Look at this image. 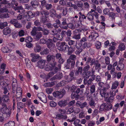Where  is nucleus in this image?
<instances>
[{"label": "nucleus", "instance_id": "1", "mask_svg": "<svg viewBox=\"0 0 126 126\" xmlns=\"http://www.w3.org/2000/svg\"><path fill=\"white\" fill-rule=\"evenodd\" d=\"M56 46L58 47V49L61 51H65L67 49L68 47V46L67 44L64 42H58L56 44Z\"/></svg>", "mask_w": 126, "mask_h": 126}, {"label": "nucleus", "instance_id": "2", "mask_svg": "<svg viewBox=\"0 0 126 126\" xmlns=\"http://www.w3.org/2000/svg\"><path fill=\"white\" fill-rule=\"evenodd\" d=\"M1 106L0 107V110L3 112L7 114V115L9 116L10 112L8 108L4 102H3L1 104Z\"/></svg>", "mask_w": 126, "mask_h": 126}, {"label": "nucleus", "instance_id": "3", "mask_svg": "<svg viewBox=\"0 0 126 126\" xmlns=\"http://www.w3.org/2000/svg\"><path fill=\"white\" fill-rule=\"evenodd\" d=\"M46 44L47 47L50 50H52L55 48V45L51 39H47Z\"/></svg>", "mask_w": 126, "mask_h": 126}, {"label": "nucleus", "instance_id": "4", "mask_svg": "<svg viewBox=\"0 0 126 126\" xmlns=\"http://www.w3.org/2000/svg\"><path fill=\"white\" fill-rule=\"evenodd\" d=\"M66 92L64 89H63L61 91H57L54 92L53 93V96L55 97H59V98H62L65 94Z\"/></svg>", "mask_w": 126, "mask_h": 126}, {"label": "nucleus", "instance_id": "5", "mask_svg": "<svg viewBox=\"0 0 126 126\" xmlns=\"http://www.w3.org/2000/svg\"><path fill=\"white\" fill-rule=\"evenodd\" d=\"M71 65V68L72 69L74 68V65L75 64V61H71L70 60H67V61L65 65V68L66 69H70V65Z\"/></svg>", "mask_w": 126, "mask_h": 126}, {"label": "nucleus", "instance_id": "6", "mask_svg": "<svg viewBox=\"0 0 126 126\" xmlns=\"http://www.w3.org/2000/svg\"><path fill=\"white\" fill-rule=\"evenodd\" d=\"M68 24L67 23L66 19L65 18H63L62 19V23L60 24L59 27L62 29L65 30L67 29V25Z\"/></svg>", "mask_w": 126, "mask_h": 126}, {"label": "nucleus", "instance_id": "7", "mask_svg": "<svg viewBox=\"0 0 126 126\" xmlns=\"http://www.w3.org/2000/svg\"><path fill=\"white\" fill-rule=\"evenodd\" d=\"M107 69L108 70H111L110 72V73L113 76L115 77L117 75V73L115 72V68H114L111 64H108V66Z\"/></svg>", "mask_w": 126, "mask_h": 126}, {"label": "nucleus", "instance_id": "8", "mask_svg": "<svg viewBox=\"0 0 126 126\" xmlns=\"http://www.w3.org/2000/svg\"><path fill=\"white\" fill-rule=\"evenodd\" d=\"M38 97L43 102L46 103L47 102V97L43 93H41L38 94Z\"/></svg>", "mask_w": 126, "mask_h": 126}, {"label": "nucleus", "instance_id": "9", "mask_svg": "<svg viewBox=\"0 0 126 126\" xmlns=\"http://www.w3.org/2000/svg\"><path fill=\"white\" fill-rule=\"evenodd\" d=\"M35 13L34 12H32L31 11H28L27 12V14L28 16H26V15H25L24 16L26 17V19L27 21H29L31 19L30 17H31L32 18L36 16L35 15Z\"/></svg>", "mask_w": 126, "mask_h": 126}, {"label": "nucleus", "instance_id": "10", "mask_svg": "<svg viewBox=\"0 0 126 126\" xmlns=\"http://www.w3.org/2000/svg\"><path fill=\"white\" fill-rule=\"evenodd\" d=\"M42 27L40 26L38 30L40 31H42L43 35H47L49 33V31L48 30L45 28L44 25L42 26Z\"/></svg>", "mask_w": 126, "mask_h": 126}, {"label": "nucleus", "instance_id": "11", "mask_svg": "<svg viewBox=\"0 0 126 126\" xmlns=\"http://www.w3.org/2000/svg\"><path fill=\"white\" fill-rule=\"evenodd\" d=\"M78 45H79V46H78L76 45H75V47L77 49V50L75 51V53L76 54H79L82 52L83 50V49L82 47V44L79 43L78 44Z\"/></svg>", "mask_w": 126, "mask_h": 126}, {"label": "nucleus", "instance_id": "12", "mask_svg": "<svg viewBox=\"0 0 126 126\" xmlns=\"http://www.w3.org/2000/svg\"><path fill=\"white\" fill-rule=\"evenodd\" d=\"M47 61L48 62H50L55 61V55L50 54H48L46 57Z\"/></svg>", "mask_w": 126, "mask_h": 126}, {"label": "nucleus", "instance_id": "13", "mask_svg": "<svg viewBox=\"0 0 126 126\" xmlns=\"http://www.w3.org/2000/svg\"><path fill=\"white\" fill-rule=\"evenodd\" d=\"M31 56L32 58V61L33 62H35L37 61V59L40 57L39 55L33 53H31Z\"/></svg>", "mask_w": 126, "mask_h": 126}, {"label": "nucleus", "instance_id": "14", "mask_svg": "<svg viewBox=\"0 0 126 126\" xmlns=\"http://www.w3.org/2000/svg\"><path fill=\"white\" fill-rule=\"evenodd\" d=\"M46 61L44 60H39L37 62V65L39 68L43 69L45 65Z\"/></svg>", "mask_w": 126, "mask_h": 126}, {"label": "nucleus", "instance_id": "15", "mask_svg": "<svg viewBox=\"0 0 126 126\" xmlns=\"http://www.w3.org/2000/svg\"><path fill=\"white\" fill-rule=\"evenodd\" d=\"M58 104L59 106L61 108L64 107L67 104V101L66 100L60 101L59 102Z\"/></svg>", "mask_w": 126, "mask_h": 126}, {"label": "nucleus", "instance_id": "16", "mask_svg": "<svg viewBox=\"0 0 126 126\" xmlns=\"http://www.w3.org/2000/svg\"><path fill=\"white\" fill-rule=\"evenodd\" d=\"M39 27H40V26H39L37 27H33L31 32V33L32 35L34 36L37 33V31H40L39 30H38V29H39Z\"/></svg>", "mask_w": 126, "mask_h": 126}, {"label": "nucleus", "instance_id": "17", "mask_svg": "<svg viewBox=\"0 0 126 126\" xmlns=\"http://www.w3.org/2000/svg\"><path fill=\"white\" fill-rule=\"evenodd\" d=\"M31 6L34 8L37 7L39 4L38 2L36 0H32L30 3Z\"/></svg>", "mask_w": 126, "mask_h": 126}, {"label": "nucleus", "instance_id": "18", "mask_svg": "<svg viewBox=\"0 0 126 126\" xmlns=\"http://www.w3.org/2000/svg\"><path fill=\"white\" fill-rule=\"evenodd\" d=\"M124 64L121 62L119 61V63L117 66L116 69L119 71L122 70L124 68Z\"/></svg>", "mask_w": 126, "mask_h": 126}, {"label": "nucleus", "instance_id": "19", "mask_svg": "<svg viewBox=\"0 0 126 126\" xmlns=\"http://www.w3.org/2000/svg\"><path fill=\"white\" fill-rule=\"evenodd\" d=\"M11 29L9 27H7L5 28L3 31V34L5 35H7L11 33Z\"/></svg>", "mask_w": 126, "mask_h": 126}, {"label": "nucleus", "instance_id": "20", "mask_svg": "<svg viewBox=\"0 0 126 126\" xmlns=\"http://www.w3.org/2000/svg\"><path fill=\"white\" fill-rule=\"evenodd\" d=\"M2 99L3 102L8 103L10 101L9 96L7 95H4L2 97Z\"/></svg>", "mask_w": 126, "mask_h": 126}, {"label": "nucleus", "instance_id": "21", "mask_svg": "<svg viewBox=\"0 0 126 126\" xmlns=\"http://www.w3.org/2000/svg\"><path fill=\"white\" fill-rule=\"evenodd\" d=\"M79 19L80 23H81L84 19H86V16L82 14L81 12H79Z\"/></svg>", "mask_w": 126, "mask_h": 126}, {"label": "nucleus", "instance_id": "22", "mask_svg": "<svg viewBox=\"0 0 126 126\" xmlns=\"http://www.w3.org/2000/svg\"><path fill=\"white\" fill-rule=\"evenodd\" d=\"M79 94L77 95L75 92H72L71 95V97L72 99L75 98V100H77L79 99Z\"/></svg>", "mask_w": 126, "mask_h": 126}, {"label": "nucleus", "instance_id": "23", "mask_svg": "<svg viewBox=\"0 0 126 126\" xmlns=\"http://www.w3.org/2000/svg\"><path fill=\"white\" fill-rule=\"evenodd\" d=\"M40 22L44 25L47 21V17L42 16H41L40 19Z\"/></svg>", "mask_w": 126, "mask_h": 126}, {"label": "nucleus", "instance_id": "24", "mask_svg": "<svg viewBox=\"0 0 126 126\" xmlns=\"http://www.w3.org/2000/svg\"><path fill=\"white\" fill-rule=\"evenodd\" d=\"M91 72L90 71L84 72L82 73V75L83 77L86 79L89 78Z\"/></svg>", "mask_w": 126, "mask_h": 126}, {"label": "nucleus", "instance_id": "25", "mask_svg": "<svg viewBox=\"0 0 126 126\" xmlns=\"http://www.w3.org/2000/svg\"><path fill=\"white\" fill-rule=\"evenodd\" d=\"M42 34L41 32H37V33L35 35L34 39L37 40H39L42 36Z\"/></svg>", "mask_w": 126, "mask_h": 126}, {"label": "nucleus", "instance_id": "26", "mask_svg": "<svg viewBox=\"0 0 126 126\" xmlns=\"http://www.w3.org/2000/svg\"><path fill=\"white\" fill-rule=\"evenodd\" d=\"M50 16L51 17H55L56 16V10L54 9L50 10Z\"/></svg>", "mask_w": 126, "mask_h": 126}, {"label": "nucleus", "instance_id": "27", "mask_svg": "<svg viewBox=\"0 0 126 126\" xmlns=\"http://www.w3.org/2000/svg\"><path fill=\"white\" fill-rule=\"evenodd\" d=\"M119 85V82L117 81H115L112 84L111 88V89H115L117 88Z\"/></svg>", "mask_w": 126, "mask_h": 126}, {"label": "nucleus", "instance_id": "28", "mask_svg": "<svg viewBox=\"0 0 126 126\" xmlns=\"http://www.w3.org/2000/svg\"><path fill=\"white\" fill-rule=\"evenodd\" d=\"M40 13L43 16V15H44L45 16H47L49 14V13L48 11L43 9L41 10Z\"/></svg>", "mask_w": 126, "mask_h": 126}, {"label": "nucleus", "instance_id": "29", "mask_svg": "<svg viewBox=\"0 0 126 126\" xmlns=\"http://www.w3.org/2000/svg\"><path fill=\"white\" fill-rule=\"evenodd\" d=\"M49 50L47 48H46L40 52V53L41 55H47L49 54Z\"/></svg>", "mask_w": 126, "mask_h": 126}, {"label": "nucleus", "instance_id": "30", "mask_svg": "<svg viewBox=\"0 0 126 126\" xmlns=\"http://www.w3.org/2000/svg\"><path fill=\"white\" fill-rule=\"evenodd\" d=\"M55 83L54 82H51L45 83L43 85L45 87H51L55 85Z\"/></svg>", "mask_w": 126, "mask_h": 126}, {"label": "nucleus", "instance_id": "31", "mask_svg": "<svg viewBox=\"0 0 126 126\" xmlns=\"http://www.w3.org/2000/svg\"><path fill=\"white\" fill-rule=\"evenodd\" d=\"M87 17L88 20L92 21L94 20L93 14H90V13H88L86 16V18Z\"/></svg>", "mask_w": 126, "mask_h": 126}, {"label": "nucleus", "instance_id": "32", "mask_svg": "<svg viewBox=\"0 0 126 126\" xmlns=\"http://www.w3.org/2000/svg\"><path fill=\"white\" fill-rule=\"evenodd\" d=\"M24 105V104H23L22 102H20L17 103V108L18 109L17 110L19 112L20 111V109H22L23 108Z\"/></svg>", "mask_w": 126, "mask_h": 126}, {"label": "nucleus", "instance_id": "33", "mask_svg": "<svg viewBox=\"0 0 126 126\" xmlns=\"http://www.w3.org/2000/svg\"><path fill=\"white\" fill-rule=\"evenodd\" d=\"M67 28L65 30H67L68 29V28L72 29H74L75 28V26L74 25V24L72 23H69L67 25Z\"/></svg>", "mask_w": 126, "mask_h": 126}, {"label": "nucleus", "instance_id": "34", "mask_svg": "<svg viewBox=\"0 0 126 126\" xmlns=\"http://www.w3.org/2000/svg\"><path fill=\"white\" fill-rule=\"evenodd\" d=\"M100 94L102 97H104L106 98L109 97V93L108 92H105L104 93L103 91L102 90L101 91Z\"/></svg>", "mask_w": 126, "mask_h": 126}, {"label": "nucleus", "instance_id": "35", "mask_svg": "<svg viewBox=\"0 0 126 126\" xmlns=\"http://www.w3.org/2000/svg\"><path fill=\"white\" fill-rule=\"evenodd\" d=\"M76 4L78 7L79 8L80 10H83V4L81 1H78Z\"/></svg>", "mask_w": 126, "mask_h": 126}, {"label": "nucleus", "instance_id": "36", "mask_svg": "<svg viewBox=\"0 0 126 126\" xmlns=\"http://www.w3.org/2000/svg\"><path fill=\"white\" fill-rule=\"evenodd\" d=\"M2 51L5 53L10 52V50L7 47H3L1 49Z\"/></svg>", "mask_w": 126, "mask_h": 126}, {"label": "nucleus", "instance_id": "37", "mask_svg": "<svg viewBox=\"0 0 126 126\" xmlns=\"http://www.w3.org/2000/svg\"><path fill=\"white\" fill-rule=\"evenodd\" d=\"M9 17V14L8 13H4L0 14V18L3 19L7 18Z\"/></svg>", "mask_w": 126, "mask_h": 126}, {"label": "nucleus", "instance_id": "38", "mask_svg": "<svg viewBox=\"0 0 126 126\" xmlns=\"http://www.w3.org/2000/svg\"><path fill=\"white\" fill-rule=\"evenodd\" d=\"M68 55H70L74 51V48L72 46H70L68 48Z\"/></svg>", "mask_w": 126, "mask_h": 126}, {"label": "nucleus", "instance_id": "39", "mask_svg": "<svg viewBox=\"0 0 126 126\" xmlns=\"http://www.w3.org/2000/svg\"><path fill=\"white\" fill-rule=\"evenodd\" d=\"M61 69V65L59 64L58 65V67H55L54 68L53 72L55 74L58 71L60 70Z\"/></svg>", "mask_w": 126, "mask_h": 126}, {"label": "nucleus", "instance_id": "40", "mask_svg": "<svg viewBox=\"0 0 126 126\" xmlns=\"http://www.w3.org/2000/svg\"><path fill=\"white\" fill-rule=\"evenodd\" d=\"M41 49V47L39 45H37L34 48V51L35 52H39Z\"/></svg>", "mask_w": 126, "mask_h": 126}, {"label": "nucleus", "instance_id": "41", "mask_svg": "<svg viewBox=\"0 0 126 126\" xmlns=\"http://www.w3.org/2000/svg\"><path fill=\"white\" fill-rule=\"evenodd\" d=\"M114 97L111 96H110L109 98L107 100V102L108 104H110L113 101Z\"/></svg>", "mask_w": 126, "mask_h": 126}, {"label": "nucleus", "instance_id": "42", "mask_svg": "<svg viewBox=\"0 0 126 126\" xmlns=\"http://www.w3.org/2000/svg\"><path fill=\"white\" fill-rule=\"evenodd\" d=\"M89 104L91 106L94 107L96 104V103H95V101L94 100L91 99L89 101Z\"/></svg>", "mask_w": 126, "mask_h": 126}, {"label": "nucleus", "instance_id": "43", "mask_svg": "<svg viewBox=\"0 0 126 126\" xmlns=\"http://www.w3.org/2000/svg\"><path fill=\"white\" fill-rule=\"evenodd\" d=\"M94 65L95 66V69H97L100 68L101 65L99 63V62L98 60H96V62L95 63Z\"/></svg>", "mask_w": 126, "mask_h": 126}, {"label": "nucleus", "instance_id": "44", "mask_svg": "<svg viewBox=\"0 0 126 126\" xmlns=\"http://www.w3.org/2000/svg\"><path fill=\"white\" fill-rule=\"evenodd\" d=\"M119 49L121 51H122L125 49V46L123 43L120 44L119 47Z\"/></svg>", "mask_w": 126, "mask_h": 126}, {"label": "nucleus", "instance_id": "45", "mask_svg": "<svg viewBox=\"0 0 126 126\" xmlns=\"http://www.w3.org/2000/svg\"><path fill=\"white\" fill-rule=\"evenodd\" d=\"M7 22H1L0 23V28L2 29L5 27L7 26Z\"/></svg>", "mask_w": 126, "mask_h": 126}, {"label": "nucleus", "instance_id": "46", "mask_svg": "<svg viewBox=\"0 0 126 126\" xmlns=\"http://www.w3.org/2000/svg\"><path fill=\"white\" fill-rule=\"evenodd\" d=\"M8 9L6 8L3 7L0 8V14L1 13H3L7 12H8Z\"/></svg>", "mask_w": 126, "mask_h": 126}, {"label": "nucleus", "instance_id": "47", "mask_svg": "<svg viewBox=\"0 0 126 126\" xmlns=\"http://www.w3.org/2000/svg\"><path fill=\"white\" fill-rule=\"evenodd\" d=\"M76 59V56L75 55L72 54L69 57V58L67 60H70L71 61H75V60Z\"/></svg>", "mask_w": 126, "mask_h": 126}, {"label": "nucleus", "instance_id": "48", "mask_svg": "<svg viewBox=\"0 0 126 126\" xmlns=\"http://www.w3.org/2000/svg\"><path fill=\"white\" fill-rule=\"evenodd\" d=\"M17 86L16 80V79H14L12 83V88H16L17 87Z\"/></svg>", "mask_w": 126, "mask_h": 126}, {"label": "nucleus", "instance_id": "49", "mask_svg": "<svg viewBox=\"0 0 126 126\" xmlns=\"http://www.w3.org/2000/svg\"><path fill=\"white\" fill-rule=\"evenodd\" d=\"M91 36H92V39L94 40H95L96 39L97 37L98 36V35L97 33H92Z\"/></svg>", "mask_w": 126, "mask_h": 126}, {"label": "nucleus", "instance_id": "50", "mask_svg": "<svg viewBox=\"0 0 126 126\" xmlns=\"http://www.w3.org/2000/svg\"><path fill=\"white\" fill-rule=\"evenodd\" d=\"M62 10V13L63 15L65 16L67 14V12L68 11L67 8L66 7H64Z\"/></svg>", "mask_w": 126, "mask_h": 126}, {"label": "nucleus", "instance_id": "51", "mask_svg": "<svg viewBox=\"0 0 126 126\" xmlns=\"http://www.w3.org/2000/svg\"><path fill=\"white\" fill-rule=\"evenodd\" d=\"M95 85H93L90 87V94H92L95 91Z\"/></svg>", "mask_w": 126, "mask_h": 126}, {"label": "nucleus", "instance_id": "52", "mask_svg": "<svg viewBox=\"0 0 126 126\" xmlns=\"http://www.w3.org/2000/svg\"><path fill=\"white\" fill-rule=\"evenodd\" d=\"M33 40V38L31 36H29L26 38L25 39V41L26 43L31 42Z\"/></svg>", "mask_w": 126, "mask_h": 126}, {"label": "nucleus", "instance_id": "53", "mask_svg": "<svg viewBox=\"0 0 126 126\" xmlns=\"http://www.w3.org/2000/svg\"><path fill=\"white\" fill-rule=\"evenodd\" d=\"M105 76L107 77V80H110L111 79V76L110 74H109V72L107 71L105 74Z\"/></svg>", "mask_w": 126, "mask_h": 126}, {"label": "nucleus", "instance_id": "54", "mask_svg": "<svg viewBox=\"0 0 126 126\" xmlns=\"http://www.w3.org/2000/svg\"><path fill=\"white\" fill-rule=\"evenodd\" d=\"M106 106V104L104 103L102 104L100 107V110L102 111L103 110H105V108Z\"/></svg>", "mask_w": 126, "mask_h": 126}, {"label": "nucleus", "instance_id": "55", "mask_svg": "<svg viewBox=\"0 0 126 126\" xmlns=\"http://www.w3.org/2000/svg\"><path fill=\"white\" fill-rule=\"evenodd\" d=\"M90 67L89 65H87L83 68V70L84 72L90 71L89 70Z\"/></svg>", "mask_w": 126, "mask_h": 126}, {"label": "nucleus", "instance_id": "56", "mask_svg": "<svg viewBox=\"0 0 126 126\" xmlns=\"http://www.w3.org/2000/svg\"><path fill=\"white\" fill-rule=\"evenodd\" d=\"M66 33V31H62L61 32V38L59 36L58 38V39L59 40H61L63 39V36L65 35V34Z\"/></svg>", "mask_w": 126, "mask_h": 126}, {"label": "nucleus", "instance_id": "57", "mask_svg": "<svg viewBox=\"0 0 126 126\" xmlns=\"http://www.w3.org/2000/svg\"><path fill=\"white\" fill-rule=\"evenodd\" d=\"M87 40V37L85 36L83 37L80 40V42L81 43L80 44H82L83 43H85V42H86Z\"/></svg>", "mask_w": 126, "mask_h": 126}, {"label": "nucleus", "instance_id": "58", "mask_svg": "<svg viewBox=\"0 0 126 126\" xmlns=\"http://www.w3.org/2000/svg\"><path fill=\"white\" fill-rule=\"evenodd\" d=\"M13 5L12 4V3H11L9 2V1H8L7 3L5 5V7L6 8H10L12 7H13Z\"/></svg>", "mask_w": 126, "mask_h": 126}, {"label": "nucleus", "instance_id": "59", "mask_svg": "<svg viewBox=\"0 0 126 126\" xmlns=\"http://www.w3.org/2000/svg\"><path fill=\"white\" fill-rule=\"evenodd\" d=\"M95 75H94L93 76L94 77H92V78H91L89 79L88 80V82H87V85L88 86H89L91 84L92 82L94 80V78L95 77Z\"/></svg>", "mask_w": 126, "mask_h": 126}, {"label": "nucleus", "instance_id": "60", "mask_svg": "<svg viewBox=\"0 0 126 126\" xmlns=\"http://www.w3.org/2000/svg\"><path fill=\"white\" fill-rule=\"evenodd\" d=\"M51 34L53 35H56L58 33V31H57L56 29H55L51 31Z\"/></svg>", "mask_w": 126, "mask_h": 126}, {"label": "nucleus", "instance_id": "61", "mask_svg": "<svg viewBox=\"0 0 126 126\" xmlns=\"http://www.w3.org/2000/svg\"><path fill=\"white\" fill-rule=\"evenodd\" d=\"M53 90V88H48L46 89V91L47 94H51Z\"/></svg>", "mask_w": 126, "mask_h": 126}, {"label": "nucleus", "instance_id": "62", "mask_svg": "<svg viewBox=\"0 0 126 126\" xmlns=\"http://www.w3.org/2000/svg\"><path fill=\"white\" fill-rule=\"evenodd\" d=\"M52 68L49 65H47L45 67V69L46 71H49L52 70Z\"/></svg>", "mask_w": 126, "mask_h": 126}, {"label": "nucleus", "instance_id": "63", "mask_svg": "<svg viewBox=\"0 0 126 126\" xmlns=\"http://www.w3.org/2000/svg\"><path fill=\"white\" fill-rule=\"evenodd\" d=\"M46 10H49L51 9L52 7V5L51 4H47L45 6Z\"/></svg>", "mask_w": 126, "mask_h": 126}, {"label": "nucleus", "instance_id": "64", "mask_svg": "<svg viewBox=\"0 0 126 126\" xmlns=\"http://www.w3.org/2000/svg\"><path fill=\"white\" fill-rule=\"evenodd\" d=\"M58 111L61 115L64 114L66 113V110L64 109H60L58 110Z\"/></svg>", "mask_w": 126, "mask_h": 126}]
</instances>
